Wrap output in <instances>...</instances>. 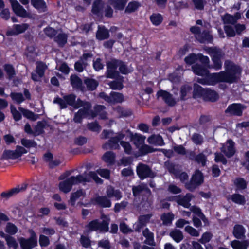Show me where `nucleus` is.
Instances as JSON below:
<instances>
[{
    "instance_id": "obj_17",
    "label": "nucleus",
    "mask_w": 249,
    "mask_h": 249,
    "mask_svg": "<svg viewBox=\"0 0 249 249\" xmlns=\"http://www.w3.org/2000/svg\"><path fill=\"white\" fill-rule=\"evenodd\" d=\"M152 216V214L140 215L138 218V223L135 229V231L138 232H140L141 229L146 225Z\"/></svg>"
},
{
    "instance_id": "obj_12",
    "label": "nucleus",
    "mask_w": 249,
    "mask_h": 249,
    "mask_svg": "<svg viewBox=\"0 0 249 249\" xmlns=\"http://www.w3.org/2000/svg\"><path fill=\"white\" fill-rule=\"evenodd\" d=\"M157 97H162L164 101L170 106H174L176 104L177 98L175 99L173 98V96L169 92L165 90H160L157 93Z\"/></svg>"
},
{
    "instance_id": "obj_19",
    "label": "nucleus",
    "mask_w": 249,
    "mask_h": 249,
    "mask_svg": "<svg viewBox=\"0 0 249 249\" xmlns=\"http://www.w3.org/2000/svg\"><path fill=\"white\" fill-rule=\"evenodd\" d=\"M234 144V142L231 140H229L226 146L223 147L221 149V151L228 158L232 157L235 153Z\"/></svg>"
},
{
    "instance_id": "obj_8",
    "label": "nucleus",
    "mask_w": 249,
    "mask_h": 249,
    "mask_svg": "<svg viewBox=\"0 0 249 249\" xmlns=\"http://www.w3.org/2000/svg\"><path fill=\"white\" fill-rule=\"evenodd\" d=\"M27 150L20 146H17L15 150H5L1 156V160L15 159L20 157L23 154L26 153Z\"/></svg>"
},
{
    "instance_id": "obj_15",
    "label": "nucleus",
    "mask_w": 249,
    "mask_h": 249,
    "mask_svg": "<svg viewBox=\"0 0 249 249\" xmlns=\"http://www.w3.org/2000/svg\"><path fill=\"white\" fill-rule=\"evenodd\" d=\"M193 197V195L190 193H188L184 196H176L175 201L178 205H181L185 208H189L191 206L190 202Z\"/></svg>"
},
{
    "instance_id": "obj_45",
    "label": "nucleus",
    "mask_w": 249,
    "mask_h": 249,
    "mask_svg": "<svg viewBox=\"0 0 249 249\" xmlns=\"http://www.w3.org/2000/svg\"><path fill=\"white\" fill-rule=\"evenodd\" d=\"M208 52L212 58H213L221 59L224 56V53L221 50L216 48H209Z\"/></svg>"
},
{
    "instance_id": "obj_42",
    "label": "nucleus",
    "mask_w": 249,
    "mask_h": 249,
    "mask_svg": "<svg viewBox=\"0 0 249 249\" xmlns=\"http://www.w3.org/2000/svg\"><path fill=\"white\" fill-rule=\"evenodd\" d=\"M84 83L89 90H95L99 85L98 82L95 79L86 78L84 80Z\"/></svg>"
},
{
    "instance_id": "obj_27",
    "label": "nucleus",
    "mask_w": 249,
    "mask_h": 249,
    "mask_svg": "<svg viewBox=\"0 0 249 249\" xmlns=\"http://www.w3.org/2000/svg\"><path fill=\"white\" fill-rule=\"evenodd\" d=\"M245 229L244 227L239 224L235 225L233 228V234L237 239H243L245 237Z\"/></svg>"
},
{
    "instance_id": "obj_54",
    "label": "nucleus",
    "mask_w": 249,
    "mask_h": 249,
    "mask_svg": "<svg viewBox=\"0 0 249 249\" xmlns=\"http://www.w3.org/2000/svg\"><path fill=\"white\" fill-rule=\"evenodd\" d=\"M47 68V66L43 63H39L37 64L36 72L38 75L39 77H42L44 74V71Z\"/></svg>"
},
{
    "instance_id": "obj_47",
    "label": "nucleus",
    "mask_w": 249,
    "mask_h": 249,
    "mask_svg": "<svg viewBox=\"0 0 249 249\" xmlns=\"http://www.w3.org/2000/svg\"><path fill=\"white\" fill-rule=\"evenodd\" d=\"M84 193L82 190H77L76 192L71 193V198L69 200V203L71 206H74L75 203V201L80 197L83 196L84 195Z\"/></svg>"
},
{
    "instance_id": "obj_39",
    "label": "nucleus",
    "mask_w": 249,
    "mask_h": 249,
    "mask_svg": "<svg viewBox=\"0 0 249 249\" xmlns=\"http://www.w3.org/2000/svg\"><path fill=\"white\" fill-rule=\"evenodd\" d=\"M71 83L73 88L82 89V81L76 75H72L70 78Z\"/></svg>"
},
{
    "instance_id": "obj_18",
    "label": "nucleus",
    "mask_w": 249,
    "mask_h": 249,
    "mask_svg": "<svg viewBox=\"0 0 249 249\" xmlns=\"http://www.w3.org/2000/svg\"><path fill=\"white\" fill-rule=\"evenodd\" d=\"M127 131L129 132L131 141L133 142V143L138 148L141 146L144 143L145 139L146 138L145 136L137 133L133 134L128 130Z\"/></svg>"
},
{
    "instance_id": "obj_31",
    "label": "nucleus",
    "mask_w": 249,
    "mask_h": 249,
    "mask_svg": "<svg viewBox=\"0 0 249 249\" xmlns=\"http://www.w3.org/2000/svg\"><path fill=\"white\" fill-rule=\"evenodd\" d=\"M106 194L108 198L114 196L117 200H119L122 197L121 192L118 190H115L114 188L111 186H109L107 187Z\"/></svg>"
},
{
    "instance_id": "obj_9",
    "label": "nucleus",
    "mask_w": 249,
    "mask_h": 249,
    "mask_svg": "<svg viewBox=\"0 0 249 249\" xmlns=\"http://www.w3.org/2000/svg\"><path fill=\"white\" fill-rule=\"evenodd\" d=\"M137 173L141 179L150 178H153L156 176V173L146 164L140 163L137 167Z\"/></svg>"
},
{
    "instance_id": "obj_36",
    "label": "nucleus",
    "mask_w": 249,
    "mask_h": 249,
    "mask_svg": "<svg viewBox=\"0 0 249 249\" xmlns=\"http://www.w3.org/2000/svg\"><path fill=\"white\" fill-rule=\"evenodd\" d=\"M174 216V214L172 213H163L160 216V219L162 221V224L166 226L171 224Z\"/></svg>"
},
{
    "instance_id": "obj_14",
    "label": "nucleus",
    "mask_w": 249,
    "mask_h": 249,
    "mask_svg": "<svg viewBox=\"0 0 249 249\" xmlns=\"http://www.w3.org/2000/svg\"><path fill=\"white\" fill-rule=\"evenodd\" d=\"M245 107L241 104H232L228 107L225 113L231 115L241 116Z\"/></svg>"
},
{
    "instance_id": "obj_63",
    "label": "nucleus",
    "mask_w": 249,
    "mask_h": 249,
    "mask_svg": "<svg viewBox=\"0 0 249 249\" xmlns=\"http://www.w3.org/2000/svg\"><path fill=\"white\" fill-rule=\"evenodd\" d=\"M234 184L238 189H244L247 187V183L242 178H237L234 180Z\"/></svg>"
},
{
    "instance_id": "obj_37",
    "label": "nucleus",
    "mask_w": 249,
    "mask_h": 249,
    "mask_svg": "<svg viewBox=\"0 0 249 249\" xmlns=\"http://www.w3.org/2000/svg\"><path fill=\"white\" fill-rule=\"evenodd\" d=\"M67 35L64 33H59L58 35L54 38V40L56 42L59 47H63L67 42Z\"/></svg>"
},
{
    "instance_id": "obj_61",
    "label": "nucleus",
    "mask_w": 249,
    "mask_h": 249,
    "mask_svg": "<svg viewBox=\"0 0 249 249\" xmlns=\"http://www.w3.org/2000/svg\"><path fill=\"white\" fill-rule=\"evenodd\" d=\"M119 75V72L110 67H107V77L110 78H116Z\"/></svg>"
},
{
    "instance_id": "obj_21",
    "label": "nucleus",
    "mask_w": 249,
    "mask_h": 249,
    "mask_svg": "<svg viewBox=\"0 0 249 249\" xmlns=\"http://www.w3.org/2000/svg\"><path fill=\"white\" fill-rule=\"evenodd\" d=\"M104 8V3L102 0H95L92 4V12L99 16L103 13Z\"/></svg>"
},
{
    "instance_id": "obj_3",
    "label": "nucleus",
    "mask_w": 249,
    "mask_h": 249,
    "mask_svg": "<svg viewBox=\"0 0 249 249\" xmlns=\"http://www.w3.org/2000/svg\"><path fill=\"white\" fill-rule=\"evenodd\" d=\"M75 108L81 107L74 115L73 120L75 123H81L83 118L91 116L92 118L96 114L91 110V104L89 102L79 101Z\"/></svg>"
},
{
    "instance_id": "obj_44",
    "label": "nucleus",
    "mask_w": 249,
    "mask_h": 249,
    "mask_svg": "<svg viewBox=\"0 0 249 249\" xmlns=\"http://www.w3.org/2000/svg\"><path fill=\"white\" fill-rule=\"evenodd\" d=\"M45 127V123L43 121H38L36 125L33 127L34 136H38L44 132V129Z\"/></svg>"
},
{
    "instance_id": "obj_25",
    "label": "nucleus",
    "mask_w": 249,
    "mask_h": 249,
    "mask_svg": "<svg viewBox=\"0 0 249 249\" xmlns=\"http://www.w3.org/2000/svg\"><path fill=\"white\" fill-rule=\"evenodd\" d=\"M142 235L146 238L144 243L150 246H155L154 239V234L148 228H145L142 231Z\"/></svg>"
},
{
    "instance_id": "obj_53",
    "label": "nucleus",
    "mask_w": 249,
    "mask_h": 249,
    "mask_svg": "<svg viewBox=\"0 0 249 249\" xmlns=\"http://www.w3.org/2000/svg\"><path fill=\"white\" fill-rule=\"evenodd\" d=\"M87 65V62L82 61V60H79L75 62L74 69L78 72H82L86 68Z\"/></svg>"
},
{
    "instance_id": "obj_38",
    "label": "nucleus",
    "mask_w": 249,
    "mask_h": 249,
    "mask_svg": "<svg viewBox=\"0 0 249 249\" xmlns=\"http://www.w3.org/2000/svg\"><path fill=\"white\" fill-rule=\"evenodd\" d=\"M102 159L106 163L112 165L115 162V154L112 151H107L103 155Z\"/></svg>"
},
{
    "instance_id": "obj_7",
    "label": "nucleus",
    "mask_w": 249,
    "mask_h": 249,
    "mask_svg": "<svg viewBox=\"0 0 249 249\" xmlns=\"http://www.w3.org/2000/svg\"><path fill=\"white\" fill-rule=\"evenodd\" d=\"M109 219L103 220L100 222L98 219L90 222L87 226L89 231H97L107 232L108 231Z\"/></svg>"
},
{
    "instance_id": "obj_6",
    "label": "nucleus",
    "mask_w": 249,
    "mask_h": 249,
    "mask_svg": "<svg viewBox=\"0 0 249 249\" xmlns=\"http://www.w3.org/2000/svg\"><path fill=\"white\" fill-rule=\"evenodd\" d=\"M76 95L74 94H70L65 96L63 99L60 98H56L53 101L54 103H56L59 105L61 109L65 108L67 107V104L76 108V106L79 103V101H82L80 99H78L76 101Z\"/></svg>"
},
{
    "instance_id": "obj_24",
    "label": "nucleus",
    "mask_w": 249,
    "mask_h": 249,
    "mask_svg": "<svg viewBox=\"0 0 249 249\" xmlns=\"http://www.w3.org/2000/svg\"><path fill=\"white\" fill-rule=\"evenodd\" d=\"M192 87L189 85H184L181 87L180 90V96L177 98V101H184L186 100L187 95L192 91Z\"/></svg>"
},
{
    "instance_id": "obj_16",
    "label": "nucleus",
    "mask_w": 249,
    "mask_h": 249,
    "mask_svg": "<svg viewBox=\"0 0 249 249\" xmlns=\"http://www.w3.org/2000/svg\"><path fill=\"white\" fill-rule=\"evenodd\" d=\"M29 27L26 23L14 25L13 28L8 30L6 32L7 36L17 35L24 32Z\"/></svg>"
},
{
    "instance_id": "obj_4",
    "label": "nucleus",
    "mask_w": 249,
    "mask_h": 249,
    "mask_svg": "<svg viewBox=\"0 0 249 249\" xmlns=\"http://www.w3.org/2000/svg\"><path fill=\"white\" fill-rule=\"evenodd\" d=\"M204 181L202 173L199 170H196L192 175L190 180L186 182L185 188L191 192H193L201 185Z\"/></svg>"
},
{
    "instance_id": "obj_2",
    "label": "nucleus",
    "mask_w": 249,
    "mask_h": 249,
    "mask_svg": "<svg viewBox=\"0 0 249 249\" xmlns=\"http://www.w3.org/2000/svg\"><path fill=\"white\" fill-rule=\"evenodd\" d=\"M92 178L97 183L101 184L103 180L94 172H89L88 174L78 175L77 176H71L66 180L59 183L60 190L65 193L69 192L73 185H76L82 182H89Z\"/></svg>"
},
{
    "instance_id": "obj_29",
    "label": "nucleus",
    "mask_w": 249,
    "mask_h": 249,
    "mask_svg": "<svg viewBox=\"0 0 249 249\" xmlns=\"http://www.w3.org/2000/svg\"><path fill=\"white\" fill-rule=\"evenodd\" d=\"M108 3L115 10H123L128 1V0H108Z\"/></svg>"
},
{
    "instance_id": "obj_40",
    "label": "nucleus",
    "mask_w": 249,
    "mask_h": 249,
    "mask_svg": "<svg viewBox=\"0 0 249 249\" xmlns=\"http://www.w3.org/2000/svg\"><path fill=\"white\" fill-rule=\"evenodd\" d=\"M113 110L119 114L120 117H127L132 114V111L130 109L124 108L120 106L116 107Z\"/></svg>"
},
{
    "instance_id": "obj_56",
    "label": "nucleus",
    "mask_w": 249,
    "mask_h": 249,
    "mask_svg": "<svg viewBox=\"0 0 249 249\" xmlns=\"http://www.w3.org/2000/svg\"><path fill=\"white\" fill-rule=\"evenodd\" d=\"M21 144L27 148L35 147L37 145L36 142L32 140L23 138L21 140Z\"/></svg>"
},
{
    "instance_id": "obj_11",
    "label": "nucleus",
    "mask_w": 249,
    "mask_h": 249,
    "mask_svg": "<svg viewBox=\"0 0 249 249\" xmlns=\"http://www.w3.org/2000/svg\"><path fill=\"white\" fill-rule=\"evenodd\" d=\"M22 249H32L37 245V237L35 232H31V236L28 239L21 237L18 239Z\"/></svg>"
},
{
    "instance_id": "obj_35",
    "label": "nucleus",
    "mask_w": 249,
    "mask_h": 249,
    "mask_svg": "<svg viewBox=\"0 0 249 249\" xmlns=\"http://www.w3.org/2000/svg\"><path fill=\"white\" fill-rule=\"evenodd\" d=\"M141 3L137 1H133L128 3L125 9V13L130 14L137 11L141 6Z\"/></svg>"
},
{
    "instance_id": "obj_32",
    "label": "nucleus",
    "mask_w": 249,
    "mask_h": 249,
    "mask_svg": "<svg viewBox=\"0 0 249 249\" xmlns=\"http://www.w3.org/2000/svg\"><path fill=\"white\" fill-rule=\"evenodd\" d=\"M96 36L98 39L102 40L108 38L109 36V34L108 31L105 27L99 26Z\"/></svg>"
},
{
    "instance_id": "obj_26",
    "label": "nucleus",
    "mask_w": 249,
    "mask_h": 249,
    "mask_svg": "<svg viewBox=\"0 0 249 249\" xmlns=\"http://www.w3.org/2000/svg\"><path fill=\"white\" fill-rule=\"evenodd\" d=\"M31 3L39 12H45L47 10V7L44 0H31Z\"/></svg>"
},
{
    "instance_id": "obj_10",
    "label": "nucleus",
    "mask_w": 249,
    "mask_h": 249,
    "mask_svg": "<svg viewBox=\"0 0 249 249\" xmlns=\"http://www.w3.org/2000/svg\"><path fill=\"white\" fill-rule=\"evenodd\" d=\"M125 137V134L119 132L102 145V148L105 150L118 149L120 146L119 142Z\"/></svg>"
},
{
    "instance_id": "obj_22",
    "label": "nucleus",
    "mask_w": 249,
    "mask_h": 249,
    "mask_svg": "<svg viewBox=\"0 0 249 249\" xmlns=\"http://www.w3.org/2000/svg\"><path fill=\"white\" fill-rule=\"evenodd\" d=\"M192 71L196 75L199 76L207 75L209 73V71L207 70V68L205 66L199 64H196L192 66Z\"/></svg>"
},
{
    "instance_id": "obj_57",
    "label": "nucleus",
    "mask_w": 249,
    "mask_h": 249,
    "mask_svg": "<svg viewBox=\"0 0 249 249\" xmlns=\"http://www.w3.org/2000/svg\"><path fill=\"white\" fill-rule=\"evenodd\" d=\"M212 237L213 234L211 232H206L202 234L201 238L198 241L202 244H205L209 242Z\"/></svg>"
},
{
    "instance_id": "obj_23",
    "label": "nucleus",
    "mask_w": 249,
    "mask_h": 249,
    "mask_svg": "<svg viewBox=\"0 0 249 249\" xmlns=\"http://www.w3.org/2000/svg\"><path fill=\"white\" fill-rule=\"evenodd\" d=\"M196 38L201 43H210L213 40V36L207 31H204L200 34L196 35Z\"/></svg>"
},
{
    "instance_id": "obj_50",
    "label": "nucleus",
    "mask_w": 249,
    "mask_h": 249,
    "mask_svg": "<svg viewBox=\"0 0 249 249\" xmlns=\"http://www.w3.org/2000/svg\"><path fill=\"white\" fill-rule=\"evenodd\" d=\"M5 240L9 248H13L14 249H17L18 248V243L13 237L10 235H7Z\"/></svg>"
},
{
    "instance_id": "obj_48",
    "label": "nucleus",
    "mask_w": 249,
    "mask_h": 249,
    "mask_svg": "<svg viewBox=\"0 0 249 249\" xmlns=\"http://www.w3.org/2000/svg\"><path fill=\"white\" fill-rule=\"evenodd\" d=\"M222 18L224 24H231L234 25L237 22L239 18H236L232 16L227 14L222 17Z\"/></svg>"
},
{
    "instance_id": "obj_49",
    "label": "nucleus",
    "mask_w": 249,
    "mask_h": 249,
    "mask_svg": "<svg viewBox=\"0 0 249 249\" xmlns=\"http://www.w3.org/2000/svg\"><path fill=\"white\" fill-rule=\"evenodd\" d=\"M248 241V240L243 241L234 240L231 241L230 244L233 249H242Z\"/></svg>"
},
{
    "instance_id": "obj_13",
    "label": "nucleus",
    "mask_w": 249,
    "mask_h": 249,
    "mask_svg": "<svg viewBox=\"0 0 249 249\" xmlns=\"http://www.w3.org/2000/svg\"><path fill=\"white\" fill-rule=\"evenodd\" d=\"M10 2L13 10L17 15L22 18H26L29 16V14L17 0H10Z\"/></svg>"
},
{
    "instance_id": "obj_43",
    "label": "nucleus",
    "mask_w": 249,
    "mask_h": 249,
    "mask_svg": "<svg viewBox=\"0 0 249 249\" xmlns=\"http://www.w3.org/2000/svg\"><path fill=\"white\" fill-rule=\"evenodd\" d=\"M170 236L177 243L180 242L183 239V235L182 232L178 229H174L170 233Z\"/></svg>"
},
{
    "instance_id": "obj_30",
    "label": "nucleus",
    "mask_w": 249,
    "mask_h": 249,
    "mask_svg": "<svg viewBox=\"0 0 249 249\" xmlns=\"http://www.w3.org/2000/svg\"><path fill=\"white\" fill-rule=\"evenodd\" d=\"M107 196H99L95 199V202L102 207H110L111 205V201Z\"/></svg>"
},
{
    "instance_id": "obj_62",
    "label": "nucleus",
    "mask_w": 249,
    "mask_h": 249,
    "mask_svg": "<svg viewBox=\"0 0 249 249\" xmlns=\"http://www.w3.org/2000/svg\"><path fill=\"white\" fill-rule=\"evenodd\" d=\"M191 140L196 145H201L203 142V137L198 133H194L191 137Z\"/></svg>"
},
{
    "instance_id": "obj_55",
    "label": "nucleus",
    "mask_w": 249,
    "mask_h": 249,
    "mask_svg": "<svg viewBox=\"0 0 249 249\" xmlns=\"http://www.w3.org/2000/svg\"><path fill=\"white\" fill-rule=\"evenodd\" d=\"M10 96L12 100L18 104H20L24 101V97L21 93L12 92L10 94Z\"/></svg>"
},
{
    "instance_id": "obj_46",
    "label": "nucleus",
    "mask_w": 249,
    "mask_h": 249,
    "mask_svg": "<svg viewBox=\"0 0 249 249\" xmlns=\"http://www.w3.org/2000/svg\"><path fill=\"white\" fill-rule=\"evenodd\" d=\"M111 104L122 103L124 101V95L116 92H111Z\"/></svg>"
},
{
    "instance_id": "obj_1",
    "label": "nucleus",
    "mask_w": 249,
    "mask_h": 249,
    "mask_svg": "<svg viewBox=\"0 0 249 249\" xmlns=\"http://www.w3.org/2000/svg\"><path fill=\"white\" fill-rule=\"evenodd\" d=\"M224 65L225 71L206 75L207 85H215L218 82L231 84L238 81L241 76V69L228 60L225 61Z\"/></svg>"
},
{
    "instance_id": "obj_64",
    "label": "nucleus",
    "mask_w": 249,
    "mask_h": 249,
    "mask_svg": "<svg viewBox=\"0 0 249 249\" xmlns=\"http://www.w3.org/2000/svg\"><path fill=\"white\" fill-rule=\"evenodd\" d=\"M176 178H179L180 181L183 183H186L188 182L189 176L188 174L185 172H182L178 171L177 173V175H175Z\"/></svg>"
},
{
    "instance_id": "obj_51",
    "label": "nucleus",
    "mask_w": 249,
    "mask_h": 249,
    "mask_svg": "<svg viewBox=\"0 0 249 249\" xmlns=\"http://www.w3.org/2000/svg\"><path fill=\"white\" fill-rule=\"evenodd\" d=\"M150 20L154 25L157 26L161 23L162 17L160 14H153L150 16Z\"/></svg>"
},
{
    "instance_id": "obj_58",
    "label": "nucleus",
    "mask_w": 249,
    "mask_h": 249,
    "mask_svg": "<svg viewBox=\"0 0 249 249\" xmlns=\"http://www.w3.org/2000/svg\"><path fill=\"white\" fill-rule=\"evenodd\" d=\"M198 54L191 53L185 58L184 61L187 64L191 65L195 63L198 59Z\"/></svg>"
},
{
    "instance_id": "obj_28",
    "label": "nucleus",
    "mask_w": 249,
    "mask_h": 249,
    "mask_svg": "<svg viewBox=\"0 0 249 249\" xmlns=\"http://www.w3.org/2000/svg\"><path fill=\"white\" fill-rule=\"evenodd\" d=\"M133 194L135 196H139L143 191L147 194H150L151 191L147 187V185L144 184H141L136 186H133L132 188Z\"/></svg>"
},
{
    "instance_id": "obj_41",
    "label": "nucleus",
    "mask_w": 249,
    "mask_h": 249,
    "mask_svg": "<svg viewBox=\"0 0 249 249\" xmlns=\"http://www.w3.org/2000/svg\"><path fill=\"white\" fill-rule=\"evenodd\" d=\"M18 109L22 113L24 116L32 121H36L38 118L39 115L38 114H35L32 111L22 107H19Z\"/></svg>"
},
{
    "instance_id": "obj_34",
    "label": "nucleus",
    "mask_w": 249,
    "mask_h": 249,
    "mask_svg": "<svg viewBox=\"0 0 249 249\" xmlns=\"http://www.w3.org/2000/svg\"><path fill=\"white\" fill-rule=\"evenodd\" d=\"M150 144L155 145H162L164 144L162 137L159 135H152L147 140Z\"/></svg>"
},
{
    "instance_id": "obj_52",
    "label": "nucleus",
    "mask_w": 249,
    "mask_h": 249,
    "mask_svg": "<svg viewBox=\"0 0 249 249\" xmlns=\"http://www.w3.org/2000/svg\"><path fill=\"white\" fill-rule=\"evenodd\" d=\"M194 161L198 164H201L202 166H205L206 163L207 157L203 153H200L196 155Z\"/></svg>"
},
{
    "instance_id": "obj_60",
    "label": "nucleus",
    "mask_w": 249,
    "mask_h": 249,
    "mask_svg": "<svg viewBox=\"0 0 249 249\" xmlns=\"http://www.w3.org/2000/svg\"><path fill=\"white\" fill-rule=\"evenodd\" d=\"M18 229L17 227L11 223H8L5 228V231L11 234L14 235L17 232Z\"/></svg>"
},
{
    "instance_id": "obj_20",
    "label": "nucleus",
    "mask_w": 249,
    "mask_h": 249,
    "mask_svg": "<svg viewBox=\"0 0 249 249\" xmlns=\"http://www.w3.org/2000/svg\"><path fill=\"white\" fill-rule=\"evenodd\" d=\"M27 188V184H24L21 188L19 187L12 188L8 192H3L1 194V196L8 199L18 193L19 192L25 190Z\"/></svg>"
},
{
    "instance_id": "obj_59",
    "label": "nucleus",
    "mask_w": 249,
    "mask_h": 249,
    "mask_svg": "<svg viewBox=\"0 0 249 249\" xmlns=\"http://www.w3.org/2000/svg\"><path fill=\"white\" fill-rule=\"evenodd\" d=\"M164 165L170 173L173 174L175 176L176 175H177L178 170L176 169L174 164L169 161H166L165 162Z\"/></svg>"
},
{
    "instance_id": "obj_5",
    "label": "nucleus",
    "mask_w": 249,
    "mask_h": 249,
    "mask_svg": "<svg viewBox=\"0 0 249 249\" xmlns=\"http://www.w3.org/2000/svg\"><path fill=\"white\" fill-rule=\"evenodd\" d=\"M194 95H203L205 98L211 102L216 101L219 98L218 94L216 91L209 89H203L197 84L194 85Z\"/></svg>"
},
{
    "instance_id": "obj_33",
    "label": "nucleus",
    "mask_w": 249,
    "mask_h": 249,
    "mask_svg": "<svg viewBox=\"0 0 249 249\" xmlns=\"http://www.w3.org/2000/svg\"><path fill=\"white\" fill-rule=\"evenodd\" d=\"M229 198L232 202L239 205H243L246 203V199L244 196L239 194H234L229 196Z\"/></svg>"
}]
</instances>
